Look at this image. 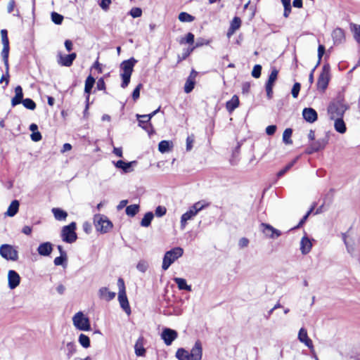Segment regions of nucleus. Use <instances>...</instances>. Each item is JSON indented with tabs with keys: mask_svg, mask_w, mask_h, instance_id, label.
<instances>
[{
	"mask_svg": "<svg viewBox=\"0 0 360 360\" xmlns=\"http://www.w3.org/2000/svg\"><path fill=\"white\" fill-rule=\"evenodd\" d=\"M178 360H201L202 356V348L200 341L195 342L191 352L184 348H179L176 352Z\"/></svg>",
	"mask_w": 360,
	"mask_h": 360,
	"instance_id": "f257e3e1",
	"label": "nucleus"
},
{
	"mask_svg": "<svg viewBox=\"0 0 360 360\" xmlns=\"http://www.w3.org/2000/svg\"><path fill=\"white\" fill-rule=\"evenodd\" d=\"M330 79V65L325 64L323 67L322 72L319 75L317 82V87L319 89L324 91L328 84Z\"/></svg>",
	"mask_w": 360,
	"mask_h": 360,
	"instance_id": "f8f14e48",
	"label": "nucleus"
},
{
	"mask_svg": "<svg viewBox=\"0 0 360 360\" xmlns=\"http://www.w3.org/2000/svg\"><path fill=\"white\" fill-rule=\"evenodd\" d=\"M304 119L309 122L313 123L317 120L318 115L316 110L311 108H306L302 111Z\"/></svg>",
	"mask_w": 360,
	"mask_h": 360,
	"instance_id": "a211bd4d",
	"label": "nucleus"
},
{
	"mask_svg": "<svg viewBox=\"0 0 360 360\" xmlns=\"http://www.w3.org/2000/svg\"><path fill=\"white\" fill-rule=\"evenodd\" d=\"M51 20L55 24L60 25L63 20V16L56 12H52Z\"/></svg>",
	"mask_w": 360,
	"mask_h": 360,
	"instance_id": "09e8293b",
	"label": "nucleus"
},
{
	"mask_svg": "<svg viewBox=\"0 0 360 360\" xmlns=\"http://www.w3.org/2000/svg\"><path fill=\"white\" fill-rule=\"evenodd\" d=\"M167 210L163 206H158L155 209V214L158 217H162L166 214Z\"/></svg>",
	"mask_w": 360,
	"mask_h": 360,
	"instance_id": "680f3d73",
	"label": "nucleus"
},
{
	"mask_svg": "<svg viewBox=\"0 0 360 360\" xmlns=\"http://www.w3.org/2000/svg\"><path fill=\"white\" fill-rule=\"evenodd\" d=\"M111 2V0H101L99 3V6L103 11H107L109 9Z\"/></svg>",
	"mask_w": 360,
	"mask_h": 360,
	"instance_id": "052dcab7",
	"label": "nucleus"
},
{
	"mask_svg": "<svg viewBox=\"0 0 360 360\" xmlns=\"http://www.w3.org/2000/svg\"><path fill=\"white\" fill-rule=\"evenodd\" d=\"M153 217L154 215L151 212L146 213L141 221V225L143 227L149 226L151 223V221L153 219Z\"/></svg>",
	"mask_w": 360,
	"mask_h": 360,
	"instance_id": "ea45409f",
	"label": "nucleus"
},
{
	"mask_svg": "<svg viewBox=\"0 0 360 360\" xmlns=\"http://www.w3.org/2000/svg\"><path fill=\"white\" fill-rule=\"evenodd\" d=\"M194 42V35L189 32L184 37H182L180 40L181 44H193Z\"/></svg>",
	"mask_w": 360,
	"mask_h": 360,
	"instance_id": "a18cd8bd",
	"label": "nucleus"
},
{
	"mask_svg": "<svg viewBox=\"0 0 360 360\" xmlns=\"http://www.w3.org/2000/svg\"><path fill=\"white\" fill-rule=\"evenodd\" d=\"M195 83V81L191 79H187L184 85V91L186 94L190 93L194 89Z\"/></svg>",
	"mask_w": 360,
	"mask_h": 360,
	"instance_id": "49530a36",
	"label": "nucleus"
},
{
	"mask_svg": "<svg viewBox=\"0 0 360 360\" xmlns=\"http://www.w3.org/2000/svg\"><path fill=\"white\" fill-rule=\"evenodd\" d=\"M178 18L181 22H191L194 20V17L186 12L180 13Z\"/></svg>",
	"mask_w": 360,
	"mask_h": 360,
	"instance_id": "c03bdc74",
	"label": "nucleus"
},
{
	"mask_svg": "<svg viewBox=\"0 0 360 360\" xmlns=\"http://www.w3.org/2000/svg\"><path fill=\"white\" fill-rule=\"evenodd\" d=\"M139 211V205H131L126 207V214L129 217L135 216Z\"/></svg>",
	"mask_w": 360,
	"mask_h": 360,
	"instance_id": "a19ab883",
	"label": "nucleus"
},
{
	"mask_svg": "<svg viewBox=\"0 0 360 360\" xmlns=\"http://www.w3.org/2000/svg\"><path fill=\"white\" fill-rule=\"evenodd\" d=\"M8 54H9V46H4V49L1 51V56L5 65L6 68V73L7 76H8V69H9V65H8Z\"/></svg>",
	"mask_w": 360,
	"mask_h": 360,
	"instance_id": "f704fd0d",
	"label": "nucleus"
},
{
	"mask_svg": "<svg viewBox=\"0 0 360 360\" xmlns=\"http://www.w3.org/2000/svg\"><path fill=\"white\" fill-rule=\"evenodd\" d=\"M262 227V232L266 235V236L270 238H276L281 236V233L279 230L276 229L272 226L262 223L261 224Z\"/></svg>",
	"mask_w": 360,
	"mask_h": 360,
	"instance_id": "2eb2a0df",
	"label": "nucleus"
},
{
	"mask_svg": "<svg viewBox=\"0 0 360 360\" xmlns=\"http://www.w3.org/2000/svg\"><path fill=\"white\" fill-rule=\"evenodd\" d=\"M342 240L346 247L347 252L353 257L359 255V246L360 239L354 237H348L346 233H342Z\"/></svg>",
	"mask_w": 360,
	"mask_h": 360,
	"instance_id": "6e6552de",
	"label": "nucleus"
},
{
	"mask_svg": "<svg viewBox=\"0 0 360 360\" xmlns=\"http://www.w3.org/2000/svg\"><path fill=\"white\" fill-rule=\"evenodd\" d=\"M239 105V98L238 96L234 95L232 96L231 99L226 102V110L231 113L236 108H237Z\"/></svg>",
	"mask_w": 360,
	"mask_h": 360,
	"instance_id": "c85d7f7f",
	"label": "nucleus"
},
{
	"mask_svg": "<svg viewBox=\"0 0 360 360\" xmlns=\"http://www.w3.org/2000/svg\"><path fill=\"white\" fill-rule=\"evenodd\" d=\"M136 63V60L131 58L127 60L123 61L120 65L122 71L120 76L122 79L121 86L124 89L126 88L130 82L131 76Z\"/></svg>",
	"mask_w": 360,
	"mask_h": 360,
	"instance_id": "20e7f679",
	"label": "nucleus"
},
{
	"mask_svg": "<svg viewBox=\"0 0 360 360\" xmlns=\"http://www.w3.org/2000/svg\"><path fill=\"white\" fill-rule=\"evenodd\" d=\"M22 89L20 86H17L15 89V96L11 100V105L13 107L21 103L24 99Z\"/></svg>",
	"mask_w": 360,
	"mask_h": 360,
	"instance_id": "b1692460",
	"label": "nucleus"
},
{
	"mask_svg": "<svg viewBox=\"0 0 360 360\" xmlns=\"http://www.w3.org/2000/svg\"><path fill=\"white\" fill-rule=\"evenodd\" d=\"M300 87H301V85L300 83L296 82L294 84L292 91H291L292 96L294 98H297L299 92L300 91Z\"/></svg>",
	"mask_w": 360,
	"mask_h": 360,
	"instance_id": "5fc2aeb1",
	"label": "nucleus"
},
{
	"mask_svg": "<svg viewBox=\"0 0 360 360\" xmlns=\"http://www.w3.org/2000/svg\"><path fill=\"white\" fill-rule=\"evenodd\" d=\"M138 119H139V125L140 127H141L143 129H144L145 130H146L148 132H149V130L148 129V123L150 122V121H146V119H143V118H140L138 117Z\"/></svg>",
	"mask_w": 360,
	"mask_h": 360,
	"instance_id": "0e129e2a",
	"label": "nucleus"
},
{
	"mask_svg": "<svg viewBox=\"0 0 360 360\" xmlns=\"http://www.w3.org/2000/svg\"><path fill=\"white\" fill-rule=\"evenodd\" d=\"M278 74V71L276 69L274 68L271 70V74L269 76V79L266 83V96L269 99L272 98L273 86L276 80L277 79Z\"/></svg>",
	"mask_w": 360,
	"mask_h": 360,
	"instance_id": "4468645a",
	"label": "nucleus"
},
{
	"mask_svg": "<svg viewBox=\"0 0 360 360\" xmlns=\"http://www.w3.org/2000/svg\"><path fill=\"white\" fill-rule=\"evenodd\" d=\"M173 147V143L169 141H162L159 143L158 150L160 153H165L171 150Z\"/></svg>",
	"mask_w": 360,
	"mask_h": 360,
	"instance_id": "473e14b6",
	"label": "nucleus"
},
{
	"mask_svg": "<svg viewBox=\"0 0 360 360\" xmlns=\"http://www.w3.org/2000/svg\"><path fill=\"white\" fill-rule=\"evenodd\" d=\"M323 147H324V145H323L320 141H317L311 143V146L307 148V153L308 154H311L314 152H316V151L323 148Z\"/></svg>",
	"mask_w": 360,
	"mask_h": 360,
	"instance_id": "4c0bfd02",
	"label": "nucleus"
},
{
	"mask_svg": "<svg viewBox=\"0 0 360 360\" xmlns=\"http://www.w3.org/2000/svg\"><path fill=\"white\" fill-rule=\"evenodd\" d=\"M184 250L180 247L174 248L165 252L162 268L163 270H167L177 259L183 255Z\"/></svg>",
	"mask_w": 360,
	"mask_h": 360,
	"instance_id": "39448f33",
	"label": "nucleus"
},
{
	"mask_svg": "<svg viewBox=\"0 0 360 360\" xmlns=\"http://www.w3.org/2000/svg\"><path fill=\"white\" fill-rule=\"evenodd\" d=\"M19 202L17 200H14L10 204L7 211L5 212V215L8 217H13L15 216L19 210Z\"/></svg>",
	"mask_w": 360,
	"mask_h": 360,
	"instance_id": "cd10ccee",
	"label": "nucleus"
},
{
	"mask_svg": "<svg viewBox=\"0 0 360 360\" xmlns=\"http://www.w3.org/2000/svg\"><path fill=\"white\" fill-rule=\"evenodd\" d=\"M78 342L80 345L85 349H87L90 347L91 342L89 338L83 333H81L79 335Z\"/></svg>",
	"mask_w": 360,
	"mask_h": 360,
	"instance_id": "58836bf2",
	"label": "nucleus"
},
{
	"mask_svg": "<svg viewBox=\"0 0 360 360\" xmlns=\"http://www.w3.org/2000/svg\"><path fill=\"white\" fill-rule=\"evenodd\" d=\"M193 142H194V137L193 135L187 137V139H186V150L188 151H189L192 149Z\"/></svg>",
	"mask_w": 360,
	"mask_h": 360,
	"instance_id": "e2e57ef3",
	"label": "nucleus"
},
{
	"mask_svg": "<svg viewBox=\"0 0 360 360\" xmlns=\"http://www.w3.org/2000/svg\"><path fill=\"white\" fill-rule=\"evenodd\" d=\"M332 37L335 43L341 44L345 39V32L341 28H336L332 33Z\"/></svg>",
	"mask_w": 360,
	"mask_h": 360,
	"instance_id": "c756f323",
	"label": "nucleus"
},
{
	"mask_svg": "<svg viewBox=\"0 0 360 360\" xmlns=\"http://www.w3.org/2000/svg\"><path fill=\"white\" fill-rule=\"evenodd\" d=\"M192 51H193L192 49H189V48L184 49L183 52H182V56H181L180 55H179V56H178L179 58V60L180 61V60L185 59L191 53V52Z\"/></svg>",
	"mask_w": 360,
	"mask_h": 360,
	"instance_id": "69168bd1",
	"label": "nucleus"
},
{
	"mask_svg": "<svg viewBox=\"0 0 360 360\" xmlns=\"http://www.w3.org/2000/svg\"><path fill=\"white\" fill-rule=\"evenodd\" d=\"M52 212L55 219L58 221L65 220L68 217V213L60 208H53Z\"/></svg>",
	"mask_w": 360,
	"mask_h": 360,
	"instance_id": "72a5a7b5",
	"label": "nucleus"
},
{
	"mask_svg": "<svg viewBox=\"0 0 360 360\" xmlns=\"http://www.w3.org/2000/svg\"><path fill=\"white\" fill-rule=\"evenodd\" d=\"M94 223L96 229L102 233H108L112 228V222L106 216L103 214H98L94 215Z\"/></svg>",
	"mask_w": 360,
	"mask_h": 360,
	"instance_id": "0eeeda50",
	"label": "nucleus"
},
{
	"mask_svg": "<svg viewBox=\"0 0 360 360\" xmlns=\"http://www.w3.org/2000/svg\"><path fill=\"white\" fill-rule=\"evenodd\" d=\"M312 248V243L311 240L307 237L304 236L302 238L300 241V251L302 255L308 254Z\"/></svg>",
	"mask_w": 360,
	"mask_h": 360,
	"instance_id": "412c9836",
	"label": "nucleus"
},
{
	"mask_svg": "<svg viewBox=\"0 0 360 360\" xmlns=\"http://www.w3.org/2000/svg\"><path fill=\"white\" fill-rule=\"evenodd\" d=\"M241 25V20L238 17H234L232 20L230 25V28L229 30L228 34H233L236 30L239 29Z\"/></svg>",
	"mask_w": 360,
	"mask_h": 360,
	"instance_id": "c9c22d12",
	"label": "nucleus"
},
{
	"mask_svg": "<svg viewBox=\"0 0 360 360\" xmlns=\"http://www.w3.org/2000/svg\"><path fill=\"white\" fill-rule=\"evenodd\" d=\"M0 255L6 260L16 261L18 258V251L8 244L0 246Z\"/></svg>",
	"mask_w": 360,
	"mask_h": 360,
	"instance_id": "9b49d317",
	"label": "nucleus"
},
{
	"mask_svg": "<svg viewBox=\"0 0 360 360\" xmlns=\"http://www.w3.org/2000/svg\"><path fill=\"white\" fill-rule=\"evenodd\" d=\"M52 244L46 242L40 244L37 248L38 253L41 256H49L52 252Z\"/></svg>",
	"mask_w": 360,
	"mask_h": 360,
	"instance_id": "5701e85b",
	"label": "nucleus"
},
{
	"mask_svg": "<svg viewBox=\"0 0 360 360\" xmlns=\"http://www.w3.org/2000/svg\"><path fill=\"white\" fill-rule=\"evenodd\" d=\"M117 287H118V294H124L126 293V288L124 281L122 278H118L117 280Z\"/></svg>",
	"mask_w": 360,
	"mask_h": 360,
	"instance_id": "603ef678",
	"label": "nucleus"
},
{
	"mask_svg": "<svg viewBox=\"0 0 360 360\" xmlns=\"http://www.w3.org/2000/svg\"><path fill=\"white\" fill-rule=\"evenodd\" d=\"M284 7L283 16L288 18L291 12V0H281Z\"/></svg>",
	"mask_w": 360,
	"mask_h": 360,
	"instance_id": "79ce46f5",
	"label": "nucleus"
},
{
	"mask_svg": "<svg viewBox=\"0 0 360 360\" xmlns=\"http://www.w3.org/2000/svg\"><path fill=\"white\" fill-rule=\"evenodd\" d=\"M118 301L121 308L127 315H129L131 314V308L127 297V293L118 294Z\"/></svg>",
	"mask_w": 360,
	"mask_h": 360,
	"instance_id": "aec40b11",
	"label": "nucleus"
},
{
	"mask_svg": "<svg viewBox=\"0 0 360 360\" xmlns=\"http://www.w3.org/2000/svg\"><path fill=\"white\" fill-rule=\"evenodd\" d=\"M350 30L353 33L354 38L358 44H360V25L355 23H350Z\"/></svg>",
	"mask_w": 360,
	"mask_h": 360,
	"instance_id": "e433bc0d",
	"label": "nucleus"
},
{
	"mask_svg": "<svg viewBox=\"0 0 360 360\" xmlns=\"http://www.w3.org/2000/svg\"><path fill=\"white\" fill-rule=\"evenodd\" d=\"M332 120L334 121V128L340 134H344L346 132L347 127L343 120V117L335 118Z\"/></svg>",
	"mask_w": 360,
	"mask_h": 360,
	"instance_id": "bb28decb",
	"label": "nucleus"
},
{
	"mask_svg": "<svg viewBox=\"0 0 360 360\" xmlns=\"http://www.w3.org/2000/svg\"><path fill=\"white\" fill-rule=\"evenodd\" d=\"M208 203L205 201H198L194 203L187 212L183 214L181 217V229H184L187 221L193 219L198 213L208 206Z\"/></svg>",
	"mask_w": 360,
	"mask_h": 360,
	"instance_id": "7ed1b4c3",
	"label": "nucleus"
},
{
	"mask_svg": "<svg viewBox=\"0 0 360 360\" xmlns=\"http://www.w3.org/2000/svg\"><path fill=\"white\" fill-rule=\"evenodd\" d=\"M72 323L75 328L79 330H91V323L89 319L82 311H78L73 316Z\"/></svg>",
	"mask_w": 360,
	"mask_h": 360,
	"instance_id": "423d86ee",
	"label": "nucleus"
},
{
	"mask_svg": "<svg viewBox=\"0 0 360 360\" xmlns=\"http://www.w3.org/2000/svg\"><path fill=\"white\" fill-rule=\"evenodd\" d=\"M262 66L255 65L252 71V76L255 78H259L261 75Z\"/></svg>",
	"mask_w": 360,
	"mask_h": 360,
	"instance_id": "6e6d98bb",
	"label": "nucleus"
},
{
	"mask_svg": "<svg viewBox=\"0 0 360 360\" xmlns=\"http://www.w3.org/2000/svg\"><path fill=\"white\" fill-rule=\"evenodd\" d=\"M98 295L100 299L109 302L115 297L116 293L109 290L106 287H101L98 291Z\"/></svg>",
	"mask_w": 360,
	"mask_h": 360,
	"instance_id": "f3484780",
	"label": "nucleus"
},
{
	"mask_svg": "<svg viewBox=\"0 0 360 360\" xmlns=\"http://www.w3.org/2000/svg\"><path fill=\"white\" fill-rule=\"evenodd\" d=\"M135 354L138 356H143L146 354V349L144 348L143 338L140 337L136 342L134 345Z\"/></svg>",
	"mask_w": 360,
	"mask_h": 360,
	"instance_id": "393cba45",
	"label": "nucleus"
},
{
	"mask_svg": "<svg viewBox=\"0 0 360 360\" xmlns=\"http://www.w3.org/2000/svg\"><path fill=\"white\" fill-rule=\"evenodd\" d=\"M8 287L13 290L18 287L20 282L19 274L14 270H9L8 273Z\"/></svg>",
	"mask_w": 360,
	"mask_h": 360,
	"instance_id": "dca6fc26",
	"label": "nucleus"
},
{
	"mask_svg": "<svg viewBox=\"0 0 360 360\" xmlns=\"http://www.w3.org/2000/svg\"><path fill=\"white\" fill-rule=\"evenodd\" d=\"M136 161H131L129 162H125L122 160H118L116 162H114V165L115 167L121 169L124 172L128 173L131 172L133 169H131V166L136 165Z\"/></svg>",
	"mask_w": 360,
	"mask_h": 360,
	"instance_id": "4be33fe9",
	"label": "nucleus"
},
{
	"mask_svg": "<svg viewBox=\"0 0 360 360\" xmlns=\"http://www.w3.org/2000/svg\"><path fill=\"white\" fill-rule=\"evenodd\" d=\"M292 131L291 129H286L283 134V141L285 144H291L292 143L291 140Z\"/></svg>",
	"mask_w": 360,
	"mask_h": 360,
	"instance_id": "37998d69",
	"label": "nucleus"
},
{
	"mask_svg": "<svg viewBox=\"0 0 360 360\" xmlns=\"http://www.w3.org/2000/svg\"><path fill=\"white\" fill-rule=\"evenodd\" d=\"M95 83V79L89 75L86 81H85V86H84V91L86 94H87L86 99L89 100V94L94 85Z\"/></svg>",
	"mask_w": 360,
	"mask_h": 360,
	"instance_id": "7c9ffc66",
	"label": "nucleus"
},
{
	"mask_svg": "<svg viewBox=\"0 0 360 360\" xmlns=\"http://www.w3.org/2000/svg\"><path fill=\"white\" fill-rule=\"evenodd\" d=\"M148 268V264L145 260L139 261L136 265V269H138V271H139L142 273L146 272L147 271Z\"/></svg>",
	"mask_w": 360,
	"mask_h": 360,
	"instance_id": "8fccbe9b",
	"label": "nucleus"
},
{
	"mask_svg": "<svg viewBox=\"0 0 360 360\" xmlns=\"http://www.w3.org/2000/svg\"><path fill=\"white\" fill-rule=\"evenodd\" d=\"M348 108V105L344 102L343 99L338 98L329 103L327 108V115L330 120H334L343 117Z\"/></svg>",
	"mask_w": 360,
	"mask_h": 360,
	"instance_id": "f03ea898",
	"label": "nucleus"
},
{
	"mask_svg": "<svg viewBox=\"0 0 360 360\" xmlns=\"http://www.w3.org/2000/svg\"><path fill=\"white\" fill-rule=\"evenodd\" d=\"M71 50L72 46H65L64 51H60L58 52L57 56V62L59 65L70 67L72 64L73 60L76 58V53H70Z\"/></svg>",
	"mask_w": 360,
	"mask_h": 360,
	"instance_id": "1a4fd4ad",
	"label": "nucleus"
},
{
	"mask_svg": "<svg viewBox=\"0 0 360 360\" xmlns=\"http://www.w3.org/2000/svg\"><path fill=\"white\" fill-rule=\"evenodd\" d=\"M65 348L66 356L70 359L77 352V346L75 342H69L66 343Z\"/></svg>",
	"mask_w": 360,
	"mask_h": 360,
	"instance_id": "2f4dec72",
	"label": "nucleus"
},
{
	"mask_svg": "<svg viewBox=\"0 0 360 360\" xmlns=\"http://www.w3.org/2000/svg\"><path fill=\"white\" fill-rule=\"evenodd\" d=\"M249 244V240L246 238H241L238 241V246L240 248H246Z\"/></svg>",
	"mask_w": 360,
	"mask_h": 360,
	"instance_id": "774afa93",
	"label": "nucleus"
},
{
	"mask_svg": "<svg viewBox=\"0 0 360 360\" xmlns=\"http://www.w3.org/2000/svg\"><path fill=\"white\" fill-rule=\"evenodd\" d=\"M76 223L72 222L68 226L63 227L61 231V238L64 242L72 243L76 241L77 236L75 232Z\"/></svg>",
	"mask_w": 360,
	"mask_h": 360,
	"instance_id": "9d476101",
	"label": "nucleus"
},
{
	"mask_svg": "<svg viewBox=\"0 0 360 360\" xmlns=\"http://www.w3.org/2000/svg\"><path fill=\"white\" fill-rule=\"evenodd\" d=\"M129 15L133 18H139L142 15V10L140 8L134 7L129 11Z\"/></svg>",
	"mask_w": 360,
	"mask_h": 360,
	"instance_id": "864d4df0",
	"label": "nucleus"
},
{
	"mask_svg": "<svg viewBox=\"0 0 360 360\" xmlns=\"http://www.w3.org/2000/svg\"><path fill=\"white\" fill-rule=\"evenodd\" d=\"M297 158H295L294 160H292V162H290V163H288L283 169H281V171H279L278 172V177H281L282 176L285 172H287L293 165L297 161Z\"/></svg>",
	"mask_w": 360,
	"mask_h": 360,
	"instance_id": "3c124183",
	"label": "nucleus"
},
{
	"mask_svg": "<svg viewBox=\"0 0 360 360\" xmlns=\"http://www.w3.org/2000/svg\"><path fill=\"white\" fill-rule=\"evenodd\" d=\"M177 337V332L168 328H164L161 333V338L163 340L165 344L167 346L172 345V342L175 340Z\"/></svg>",
	"mask_w": 360,
	"mask_h": 360,
	"instance_id": "ddd939ff",
	"label": "nucleus"
},
{
	"mask_svg": "<svg viewBox=\"0 0 360 360\" xmlns=\"http://www.w3.org/2000/svg\"><path fill=\"white\" fill-rule=\"evenodd\" d=\"M25 108L29 110H34L36 108L35 103L30 98H25L22 102Z\"/></svg>",
	"mask_w": 360,
	"mask_h": 360,
	"instance_id": "de8ad7c7",
	"label": "nucleus"
},
{
	"mask_svg": "<svg viewBox=\"0 0 360 360\" xmlns=\"http://www.w3.org/2000/svg\"><path fill=\"white\" fill-rule=\"evenodd\" d=\"M298 340L304 343L310 349H314L311 340L308 337L307 330L304 328H300L298 333Z\"/></svg>",
	"mask_w": 360,
	"mask_h": 360,
	"instance_id": "6ab92c4d",
	"label": "nucleus"
},
{
	"mask_svg": "<svg viewBox=\"0 0 360 360\" xmlns=\"http://www.w3.org/2000/svg\"><path fill=\"white\" fill-rule=\"evenodd\" d=\"M67 260V256L60 255L54 259V264L56 266L63 265V262Z\"/></svg>",
	"mask_w": 360,
	"mask_h": 360,
	"instance_id": "13d9d810",
	"label": "nucleus"
},
{
	"mask_svg": "<svg viewBox=\"0 0 360 360\" xmlns=\"http://www.w3.org/2000/svg\"><path fill=\"white\" fill-rule=\"evenodd\" d=\"M1 37L3 45H9V41L8 38V33L6 30H1Z\"/></svg>",
	"mask_w": 360,
	"mask_h": 360,
	"instance_id": "4d7b16f0",
	"label": "nucleus"
},
{
	"mask_svg": "<svg viewBox=\"0 0 360 360\" xmlns=\"http://www.w3.org/2000/svg\"><path fill=\"white\" fill-rule=\"evenodd\" d=\"M276 129V125H269L266 128V133L269 136H272L275 134Z\"/></svg>",
	"mask_w": 360,
	"mask_h": 360,
	"instance_id": "338daca9",
	"label": "nucleus"
},
{
	"mask_svg": "<svg viewBox=\"0 0 360 360\" xmlns=\"http://www.w3.org/2000/svg\"><path fill=\"white\" fill-rule=\"evenodd\" d=\"M142 88V84H139L133 91L132 93V98L136 101L139 98L140 96V90Z\"/></svg>",
	"mask_w": 360,
	"mask_h": 360,
	"instance_id": "bf43d9fd",
	"label": "nucleus"
},
{
	"mask_svg": "<svg viewBox=\"0 0 360 360\" xmlns=\"http://www.w3.org/2000/svg\"><path fill=\"white\" fill-rule=\"evenodd\" d=\"M173 280L176 283L179 290H186L188 292L192 290L191 285L187 284L186 280L185 278L175 277L173 278Z\"/></svg>",
	"mask_w": 360,
	"mask_h": 360,
	"instance_id": "a878e982",
	"label": "nucleus"
}]
</instances>
